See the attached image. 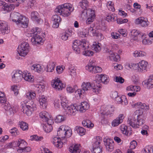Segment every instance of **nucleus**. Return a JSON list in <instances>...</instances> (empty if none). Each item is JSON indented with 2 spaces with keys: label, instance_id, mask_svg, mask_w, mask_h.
I'll return each instance as SVG.
<instances>
[{
  "label": "nucleus",
  "instance_id": "nucleus-1",
  "mask_svg": "<svg viewBox=\"0 0 153 153\" xmlns=\"http://www.w3.org/2000/svg\"><path fill=\"white\" fill-rule=\"evenodd\" d=\"M74 10L72 5L68 3H65L59 5L55 9V12L58 15L63 16L67 17L69 16Z\"/></svg>",
  "mask_w": 153,
  "mask_h": 153
},
{
  "label": "nucleus",
  "instance_id": "nucleus-2",
  "mask_svg": "<svg viewBox=\"0 0 153 153\" xmlns=\"http://www.w3.org/2000/svg\"><path fill=\"white\" fill-rule=\"evenodd\" d=\"M66 128H68V126L62 125L60 126L57 131V134L59 136V138L57 137H54L52 142L54 146L57 147L61 148L62 147L63 143L61 141L60 138L65 137V131Z\"/></svg>",
  "mask_w": 153,
  "mask_h": 153
},
{
  "label": "nucleus",
  "instance_id": "nucleus-3",
  "mask_svg": "<svg viewBox=\"0 0 153 153\" xmlns=\"http://www.w3.org/2000/svg\"><path fill=\"white\" fill-rule=\"evenodd\" d=\"M144 123V117L142 114L137 115L136 118L132 117L131 118H128L127 121L128 123L134 128H138L139 126L142 125Z\"/></svg>",
  "mask_w": 153,
  "mask_h": 153
},
{
  "label": "nucleus",
  "instance_id": "nucleus-4",
  "mask_svg": "<svg viewBox=\"0 0 153 153\" xmlns=\"http://www.w3.org/2000/svg\"><path fill=\"white\" fill-rule=\"evenodd\" d=\"M81 17L83 19L87 18L86 22L87 24H89L92 22L95 18V12L94 10L90 9L87 10L81 11Z\"/></svg>",
  "mask_w": 153,
  "mask_h": 153
},
{
  "label": "nucleus",
  "instance_id": "nucleus-5",
  "mask_svg": "<svg viewBox=\"0 0 153 153\" xmlns=\"http://www.w3.org/2000/svg\"><path fill=\"white\" fill-rule=\"evenodd\" d=\"M82 87L84 91L91 90L97 94L100 91V88H101V86L100 85H97L94 81L93 84H91L90 82H83L82 84Z\"/></svg>",
  "mask_w": 153,
  "mask_h": 153
},
{
  "label": "nucleus",
  "instance_id": "nucleus-6",
  "mask_svg": "<svg viewBox=\"0 0 153 153\" xmlns=\"http://www.w3.org/2000/svg\"><path fill=\"white\" fill-rule=\"evenodd\" d=\"M23 112L25 113L28 116H30L32 112L36 110V105L32 100H30L25 104V105L23 106Z\"/></svg>",
  "mask_w": 153,
  "mask_h": 153
},
{
  "label": "nucleus",
  "instance_id": "nucleus-7",
  "mask_svg": "<svg viewBox=\"0 0 153 153\" xmlns=\"http://www.w3.org/2000/svg\"><path fill=\"white\" fill-rule=\"evenodd\" d=\"M40 32V29L38 27H36L31 29L30 34L32 35L31 36H33L31 39V41L33 44H39L43 42L42 38L38 35L39 33Z\"/></svg>",
  "mask_w": 153,
  "mask_h": 153
},
{
  "label": "nucleus",
  "instance_id": "nucleus-8",
  "mask_svg": "<svg viewBox=\"0 0 153 153\" xmlns=\"http://www.w3.org/2000/svg\"><path fill=\"white\" fill-rule=\"evenodd\" d=\"M148 64V63L147 62L142 60L137 64H129L128 65V66L131 69H137L138 71L141 72L143 70H146V69Z\"/></svg>",
  "mask_w": 153,
  "mask_h": 153
},
{
  "label": "nucleus",
  "instance_id": "nucleus-9",
  "mask_svg": "<svg viewBox=\"0 0 153 153\" xmlns=\"http://www.w3.org/2000/svg\"><path fill=\"white\" fill-rule=\"evenodd\" d=\"M30 46L26 42L22 43L18 48L17 51L20 56H24L29 51Z\"/></svg>",
  "mask_w": 153,
  "mask_h": 153
},
{
  "label": "nucleus",
  "instance_id": "nucleus-10",
  "mask_svg": "<svg viewBox=\"0 0 153 153\" xmlns=\"http://www.w3.org/2000/svg\"><path fill=\"white\" fill-rule=\"evenodd\" d=\"M106 149L108 152H111L114 148V143L113 140L105 138L103 139Z\"/></svg>",
  "mask_w": 153,
  "mask_h": 153
},
{
  "label": "nucleus",
  "instance_id": "nucleus-11",
  "mask_svg": "<svg viewBox=\"0 0 153 153\" xmlns=\"http://www.w3.org/2000/svg\"><path fill=\"white\" fill-rule=\"evenodd\" d=\"M94 82L97 85H98L99 84L100 85V83L101 82L107 84L108 82V79H107V76L106 75L101 74L100 75H97Z\"/></svg>",
  "mask_w": 153,
  "mask_h": 153
},
{
  "label": "nucleus",
  "instance_id": "nucleus-12",
  "mask_svg": "<svg viewBox=\"0 0 153 153\" xmlns=\"http://www.w3.org/2000/svg\"><path fill=\"white\" fill-rule=\"evenodd\" d=\"M3 108L8 113H9L10 114H13L16 113L17 111V108L16 106H13L12 108L8 103H6L5 104L2 105Z\"/></svg>",
  "mask_w": 153,
  "mask_h": 153
},
{
  "label": "nucleus",
  "instance_id": "nucleus-13",
  "mask_svg": "<svg viewBox=\"0 0 153 153\" xmlns=\"http://www.w3.org/2000/svg\"><path fill=\"white\" fill-rule=\"evenodd\" d=\"M23 72L20 71H16L12 76L13 81L16 83L19 82L23 78Z\"/></svg>",
  "mask_w": 153,
  "mask_h": 153
},
{
  "label": "nucleus",
  "instance_id": "nucleus-14",
  "mask_svg": "<svg viewBox=\"0 0 153 153\" xmlns=\"http://www.w3.org/2000/svg\"><path fill=\"white\" fill-rule=\"evenodd\" d=\"M2 6L1 11H5L7 12L11 11L15 7V5L11 4L8 5L6 3L1 0V6Z\"/></svg>",
  "mask_w": 153,
  "mask_h": 153
},
{
  "label": "nucleus",
  "instance_id": "nucleus-15",
  "mask_svg": "<svg viewBox=\"0 0 153 153\" xmlns=\"http://www.w3.org/2000/svg\"><path fill=\"white\" fill-rule=\"evenodd\" d=\"M135 23L137 24H140L142 27H146L149 25V22L147 18L140 17L136 19Z\"/></svg>",
  "mask_w": 153,
  "mask_h": 153
},
{
  "label": "nucleus",
  "instance_id": "nucleus-16",
  "mask_svg": "<svg viewBox=\"0 0 153 153\" xmlns=\"http://www.w3.org/2000/svg\"><path fill=\"white\" fill-rule=\"evenodd\" d=\"M83 44H81V48L84 51L83 52V54L86 56H90L93 55L94 53L93 51H90L87 49L88 48V46H87L85 41H83Z\"/></svg>",
  "mask_w": 153,
  "mask_h": 153
},
{
  "label": "nucleus",
  "instance_id": "nucleus-17",
  "mask_svg": "<svg viewBox=\"0 0 153 153\" xmlns=\"http://www.w3.org/2000/svg\"><path fill=\"white\" fill-rule=\"evenodd\" d=\"M51 83L52 87L56 89L61 90L63 88L62 83L58 79L52 80Z\"/></svg>",
  "mask_w": 153,
  "mask_h": 153
},
{
  "label": "nucleus",
  "instance_id": "nucleus-18",
  "mask_svg": "<svg viewBox=\"0 0 153 153\" xmlns=\"http://www.w3.org/2000/svg\"><path fill=\"white\" fill-rule=\"evenodd\" d=\"M28 19L25 16H21L18 20V23L16 24L18 25L23 28H26L28 26Z\"/></svg>",
  "mask_w": 153,
  "mask_h": 153
},
{
  "label": "nucleus",
  "instance_id": "nucleus-19",
  "mask_svg": "<svg viewBox=\"0 0 153 153\" xmlns=\"http://www.w3.org/2000/svg\"><path fill=\"white\" fill-rule=\"evenodd\" d=\"M114 109V107L111 106V105H109L106 107L105 110H103V112H101V114L103 115L110 117L113 114ZM102 111V110L101 111Z\"/></svg>",
  "mask_w": 153,
  "mask_h": 153
},
{
  "label": "nucleus",
  "instance_id": "nucleus-20",
  "mask_svg": "<svg viewBox=\"0 0 153 153\" xmlns=\"http://www.w3.org/2000/svg\"><path fill=\"white\" fill-rule=\"evenodd\" d=\"M52 20L53 22L52 27L54 28L58 27L62 20L60 17L57 15H55L53 16Z\"/></svg>",
  "mask_w": 153,
  "mask_h": 153
},
{
  "label": "nucleus",
  "instance_id": "nucleus-21",
  "mask_svg": "<svg viewBox=\"0 0 153 153\" xmlns=\"http://www.w3.org/2000/svg\"><path fill=\"white\" fill-rule=\"evenodd\" d=\"M129 35L131 37V39L134 40H136L137 39V36H142L143 35H142L141 32L139 31H137L136 30L133 29L131 30L129 33Z\"/></svg>",
  "mask_w": 153,
  "mask_h": 153
},
{
  "label": "nucleus",
  "instance_id": "nucleus-22",
  "mask_svg": "<svg viewBox=\"0 0 153 153\" xmlns=\"http://www.w3.org/2000/svg\"><path fill=\"white\" fill-rule=\"evenodd\" d=\"M21 16L20 14L18 12H13L10 14V19L16 24L19 23L18 21Z\"/></svg>",
  "mask_w": 153,
  "mask_h": 153
},
{
  "label": "nucleus",
  "instance_id": "nucleus-23",
  "mask_svg": "<svg viewBox=\"0 0 153 153\" xmlns=\"http://www.w3.org/2000/svg\"><path fill=\"white\" fill-rule=\"evenodd\" d=\"M120 128L123 133L125 135L128 136L131 134L132 131L131 130V128L128 127L124 125H121L120 127Z\"/></svg>",
  "mask_w": 153,
  "mask_h": 153
},
{
  "label": "nucleus",
  "instance_id": "nucleus-24",
  "mask_svg": "<svg viewBox=\"0 0 153 153\" xmlns=\"http://www.w3.org/2000/svg\"><path fill=\"white\" fill-rule=\"evenodd\" d=\"M78 111L77 108L74 105H71L70 106H68L65 110L66 113L71 115H74Z\"/></svg>",
  "mask_w": 153,
  "mask_h": 153
},
{
  "label": "nucleus",
  "instance_id": "nucleus-25",
  "mask_svg": "<svg viewBox=\"0 0 153 153\" xmlns=\"http://www.w3.org/2000/svg\"><path fill=\"white\" fill-rule=\"evenodd\" d=\"M1 32L2 34H7L10 32L9 29H8L7 22L4 21H1Z\"/></svg>",
  "mask_w": 153,
  "mask_h": 153
},
{
  "label": "nucleus",
  "instance_id": "nucleus-26",
  "mask_svg": "<svg viewBox=\"0 0 153 153\" xmlns=\"http://www.w3.org/2000/svg\"><path fill=\"white\" fill-rule=\"evenodd\" d=\"M89 105L86 102H81L80 105L77 106V110L80 112H84L88 109Z\"/></svg>",
  "mask_w": 153,
  "mask_h": 153
},
{
  "label": "nucleus",
  "instance_id": "nucleus-27",
  "mask_svg": "<svg viewBox=\"0 0 153 153\" xmlns=\"http://www.w3.org/2000/svg\"><path fill=\"white\" fill-rule=\"evenodd\" d=\"M80 145L75 144L70 147L69 150L71 153H82L79 149Z\"/></svg>",
  "mask_w": 153,
  "mask_h": 153
},
{
  "label": "nucleus",
  "instance_id": "nucleus-28",
  "mask_svg": "<svg viewBox=\"0 0 153 153\" xmlns=\"http://www.w3.org/2000/svg\"><path fill=\"white\" fill-rule=\"evenodd\" d=\"M133 107L141 109L149 110V107L145 103L142 104L141 102H138L132 105Z\"/></svg>",
  "mask_w": 153,
  "mask_h": 153
},
{
  "label": "nucleus",
  "instance_id": "nucleus-29",
  "mask_svg": "<svg viewBox=\"0 0 153 153\" xmlns=\"http://www.w3.org/2000/svg\"><path fill=\"white\" fill-rule=\"evenodd\" d=\"M116 100L118 103L122 104L124 105H127L128 104L127 101L126 96L123 95L121 97L118 96L116 99Z\"/></svg>",
  "mask_w": 153,
  "mask_h": 153
},
{
  "label": "nucleus",
  "instance_id": "nucleus-30",
  "mask_svg": "<svg viewBox=\"0 0 153 153\" xmlns=\"http://www.w3.org/2000/svg\"><path fill=\"white\" fill-rule=\"evenodd\" d=\"M47 97L44 95L41 96L39 98V102L40 105L42 106L43 108H45L47 107Z\"/></svg>",
  "mask_w": 153,
  "mask_h": 153
},
{
  "label": "nucleus",
  "instance_id": "nucleus-31",
  "mask_svg": "<svg viewBox=\"0 0 153 153\" xmlns=\"http://www.w3.org/2000/svg\"><path fill=\"white\" fill-rule=\"evenodd\" d=\"M31 18L33 21H36L38 23H39L41 19L37 12L36 11L32 12L31 14Z\"/></svg>",
  "mask_w": 153,
  "mask_h": 153
},
{
  "label": "nucleus",
  "instance_id": "nucleus-32",
  "mask_svg": "<svg viewBox=\"0 0 153 153\" xmlns=\"http://www.w3.org/2000/svg\"><path fill=\"white\" fill-rule=\"evenodd\" d=\"M109 57L111 60L115 62H118L120 59L119 55L117 53H114L111 52L109 56Z\"/></svg>",
  "mask_w": 153,
  "mask_h": 153
},
{
  "label": "nucleus",
  "instance_id": "nucleus-33",
  "mask_svg": "<svg viewBox=\"0 0 153 153\" xmlns=\"http://www.w3.org/2000/svg\"><path fill=\"white\" fill-rule=\"evenodd\" d=\"M23 78L26 81L32 82L33 81V76H31L30 74L23 72Z\"/></svg>",
  "mask_w": 153,
  "mask_h": 153
},
{
  "label": "nucleus",
  "instance_id": "nucleus-34",
  "mask_svg": "<svg viewBox=\"0 0 153 153\" xmlns=\"http://www.w3.org/2000/svg\"><path fill=\"white\" fill-rule=\"evenodd\" d=\"M145 83L146 85L147 88L150 89L153 88V75L150 76L147 82Z\"/></svg>",
  "mask_w": 153,
  "mask_h": 153
},
{
  "label": "nucleus",
  "instance_id": "nucleus-35",
  "mask_svg": "<svg viewBox=\"0 0 153 153\" xmlns=\"http://www.w3.org/2000/svg\"><path fill=\"white\" fill-rule=\"evenodd\" d=\"M93 149L91 150L92 153H102V148L100 145H93Z\"/></svg>",
  "mask_w": 153,
  "mask_h": 153
},
{
  "label": "nucleus",
  "instance_id": "nucleus-36",
  "mask_svg": "<svg viewBox=\"0 0 153 153\" xmlns=\"http://www.w3.org/2000/svg\"><path fill=\"white\" fill-rule=\"evenodd\" d=\"M39 116L42 119L43 121L45 122L47 121L49 117L48 113L45 111L41 112L39 114Z\"/></svg>",
  "mask_w": 153,
  "mask_h": 153
},
{
  "label": "nucleus",
  "instance_id": "nucleus-37",
  "mask_svg": "<svg viewBox=\"0 0 153 153\" xmlns=\"http://www.w3.org/2000/svg\"><path fill=\"white\" fill-rule=\"evenodd\" d=\"M55 67V63L53 62H50L47 66V71L48 72H51L54 69Z\"/></svg>",
  "mask_w": 153,
  "mask_h": 153
},
{
  "label": "nucleus",
  "instance_id": "nucleus-38",
  "mask_svg": "<svg viewBox=\"0 0 153 153\" xmlns=\"http://www.w3.org/2000/svg\"><path fill=\"white\" fill-rule=\"evenodd\" d=\"M61 100L60 103L62 107L65 110L68 107V101L66 100V98L64 97H62L61 99Z\"/></svg>",
  "mask_w": 153,
  "mask_h": 153
},
{
  "label": "nucleus",
  "instance_id": "nucleus-39",
  "mask_svg": "<svg viewBox=\"0 0 153 153\" xmlns=\"http://www.w3.org/2000/svg\"><path fill=\"white\" fill-rule=\"evenodd\" d=\"M79 5L83 9L82 11L87 10H88L87 8L88 6V2L87 0H82L79 3Z\"/></svg>",
  "mask_w": 153,
  "mask_h": 153
},
{
  "label": "nucleus",
  "instance_id": "nucleus-40",
  "mask_svg": "<svg viewBox=\"0 0 153 153\" xmlns=\"http://www.w3.org/2000/svg\"><path fill=\"white\" fill-rule=\"evenodd\" d=\"M74 130L76 131L77 133L81 136L84 135L86 132V130L84 128L80 126L76 127Z\"/></svg>",
  "mask_w": 153,
  "mask_h": 153
},
{
  "label": "nucleus",
  "instance_id": "nucleus-41",
  "mask_svg": "<svg viewBox=\"0 0 153 153\" xmlns=\"http://www.w3.org/2000/svg\"><path fill=\"white\" fill-rule=\"evenodd\" d=\"M101 45L100 43L94 42L92 45V48L96 52H99L101 50Z\"/></svg>",
  "mask_w": 153,
  "mask_h": 153
},
{
  "label": "nucleus",
  "instance_id": "nucleus-42",
  "mask_svg": "<svg viewBox=\"0 0 153 153\" xmlns=\"http://www.w3.org/2000/svg\"><path fill=\"white\" fill-rule=\"evenodd\" d=\"M34 89L38 93L43 92L45 90V86L43 85L37 84L35 86Z\"/></svg>",
  "mask_w": 153,
  "mask_h": 153
},
{
  "label": "nucleus",
  "instance_id": "nucleus-43",
  "mask_svg": "<svg viewBox=\"0 0 153 153\" xmlns=\"http://www.w3.org/2000/svg\"><path fill=\"white\" fill-rule=\"evenodd\" d=\"M6 103H8L7 102L4 92L1 91V107L3 108L2 105L5 104Z\"/></svg>",
  "mask_w": 153,
  "mask_h": 153
},
{
  "label": "nucleus",
  "instance_id": "nucleus-44",
  "mask_svg": "<svg viewBox=\"0 0 153 153\" xmlns=\"http://www.w3.org/2000/svg\"><path fill=\"white\" fill-rule=\"evenodd\" d=\"M19 125L20 128L23 131H27L28 129V125L26 122H19Z\"/></svg>",
  "mask_w": 153,
  "mask_h": 153
},
{
  "label": "nucleus",
  "instance_id": "nucleus-45",
  "mask_svg": "<svg viewBox=\"0 0 153 153\" xmlns=\"http://www.w3.org/2000/svg\"><path fill=\"white\" fill-rule=\"evenodd\" d=\"M82 124L84 126H86L87 128L92 127L94 125V124L91 123L89 120L83 121Z\"/></svg>",
  "mask_w": 153,
  "mask_h": 153
},
{
  "label": "nucleus",
  "instance_id": "nucleus-46",
  "mask_svg": "<svg viewBox=\"0 0 153 153\" xmlns=\"http://www.w3.org/2000/svg\"><path fill=\"white\" fill-rule=\"evenodd\" d=\"M19 150H21L24 149L26 145V142L24 140L21 139L19 140Z\"/></svg>",
  "mask_w": 153,
  "mask_h": 153
},
{
  "label": "nucleus",
  "instance_id": "nucleus-47",
  "mask_svg": "<svg viewBox=\"0 0 153 153\" xmlns=\"http://www.w3.org/2000/svg\"><path fill=\"white\" fill-rule=\"evenodd\" d=\"M32 70L36 71L38 72H39L42 71V68L41 66L39 64L35 65H33L31 67Z\"/></svg>",
  "mask_w": 153,
  "mask_h": 153
},
{
  "label": "nucleus",
  "instance_id": "nucleus-48",
  "mask_svg": "<svg viewBox=\"0 0 153 153\" xmlns=\"http://www.w3.org/2000/svg\"><path fill=\"white\" fill-rule=\"evenodd\" d=\"M88 33L91 36H95L97 31L92 27H90L88 29Z\"/></svg>",
  "mask_w": 153,
  "mask_h": 153
},
{
  "label": "nucleus",
  "instance_id": "nucleus-49",
  "mask_svg": "<svg viewBox=\"0 0 153 153\" xmlns=\"http://www.w3.org/2000/svg\"><path fill=\"white\" fill-rule=\"evenodd\" d=\"M36 96V93L33 92H29L27 93L26 94V98L29 99H34Z\"/></svg>",
  "mask_w": 153,
  "mask_h": 153
},
{
  "label": "nucleus",
  "instance_id": "nucleus-50",
  "mask_svg": "<svg viewBox=\"0 0 153 153\" xmlns=\"http://www.w3.org/2000/svg\"><path fill=\"white\" fill-rule=\"evenodd\" d=\"M43 129L46 132H50L52 130L53 127L51 125L46 124L43 126Z\"/></svg>",
  "mask_w": 153,
  "mask_h": 153
},
{
  "label": "nucleus",
  "instance_id": "nucleus-51",
  "mask_svg": "<svg viewBox=\"0 0 153 153\" xmlns=\"http://www.w3.org/2000/svg\"><path fill=\"white\" fill-rule=\"evenodd\" d=\"M30 137L31 140H35L36 141H39L43 140V137H39L36 135L31 136H30Z\"/></svg>",
  "mask_w": 153,
  "mask_h": 153
},
{
  "label": "nucleus",
  "instance_id": "nucleus-52",
  "mask_svg": "<svg viewBox=\"0 0 153 153\" xmlns=\"http://www.w3.org/2000/svg\"><path fill=\"white\" fill-rule=\"evenodd\" d=\"M80 45H72V48L75 51V52L76 54H79L80 52Z\"/></svg>",
  "mask_w": 153,
  "mask_h": 153
},
{
  "label": "nucleus",
  "instance_id": "nucleus-53",
  "mask_svg": "<svg viewBox=\"0 0 153 153\" xmlns=\"http://www.w3.org/2000/svg\"><path fill=\"white\" fill-rule=\"evenodd\" d=\"M137 87V86L131 85L127 87L126 89L127 91L131 92L135 91Z\"/></svg>",
  "mask_w": 153,
  "mask_h": 153
},
{
  "label": "nucleus",
  "instance_id": "nucleus-54",
  "mask_svg": "<svg viewBox=\"0 0 153 153\" xmlns=\"http://www.w3.org/2000/svg\"><path fill=\"white\" fill-rule=\"evenodd\" d=\"M65 132V137H69L71 136L72 134V131L68 127V128H66Z\"/></svg>",
  "mask_w": 153,
  "mask_h": 153
},
{
  "label": "nucleus",
  "instance_id": "nucleus-55",
  "mask_svg": "<svg viewBox=\"0 0 153 153\" xmlns=\"http://www.w3.org/2000/svg\"><path fill=\"white\" fill-rule=\"evenodd\" d=\"M102 138L100 136L96 137V139H95L93 145H100V144L102 141Z\"/></svg>",
  "mask_w": 153,
  "mask_h": 153
},
{
  "label": "nucleus",
  "instance_id": "nucleus-56",
  "mask_svg": "<svg viewBox=\"0 0 153 153\" xmlns=\"http://www.w3.org/2000/svg\"><path fill=\"white\" fill-rule=\"evenodd\" d=\"M122 123V122H121L119 120L116 118L113 120L111 124L112 126L115 127L118 126L120 124Z\"/></svg>",
  "mask_w": 153,
  "mask_h": 153
},
{
  "label": "nucleus",
  "instance_id": "nucleus-57",
  "mask_svg": "<svg viewBox=\"0 0 153 153\" xmlns=\"http://www.w3.org/2000/svg\"><path fill=\"white\" fill-rule=\"evenodd\" d=\"M65 120L64 117L61 115L57 116L55 119V121L57 123H60Z\"/></svg>",
  "mask_w": 153,
  "mask_h": 153
},
{
  "label": "nucleus",
  "instance_id": "nucleus-58",
  "mask_svg": "<svg viewBox=\"0 0 153 153\" xmlns=\"http://www.w3.org/2000/svg\"><path fill=\"white\" fill-rule=\"evenodd\" d=\"M102 71V69L99 66H94V69L93 71V73L95 74L101 72Z\"/></svg>",
  "mask_w": 153,
  "mask_h": 153
},
{
  "label": "nucleus",
  "instance_id": "nucleus-59",
  "mask_svg": "<svg viewBox=\"0 0 153 153\" xmlns=\"http://www.w3.org/2000/svg\"><path fill=\"white\" fill-rule=\"evenodd\" d=\"M117 22L119 24H121L123 23H127L128 22V20L127 19H123L121 18H119L117 19Z\"/></svg>",
  "mask_w": 153,
  "mask_h": 153
},
{
  "label": "nucleus",
  "instance_id": "nucleus-60",
  "mask_svg": "<svg viewBox=\"0 0 153 153\" xmlns=\"http://www.w3.org/2000/svg\"><path fill=\"white\" fill-rule=\"evenodd\" d=\"M114 80L120 83H123L124 82V79L122 77L120 76H116L114 78Z\"/></svg>",
  "mask_w": 153,
  "mask_h": 153
},
{
  "label": "nucleus",
  "instance_id": "nucleus-61",
  "mask_svg": "<svg viewBox=\"0 0 153 153\" xmlns=\"http://www.w3.org/2000/svg\"><path fill=\"white\" fill-rule=\"evenodd\" d=\"M130 146L129 147L130 149H134L137 146V143L136 141L133 140L130 143Z\"/></svg>",
  "mask_w": 153,
  "mask_h": 153
},
{
  "label": "nucleus",
  "instance_id": "nucleus-62",
  "mask_svg": "<svg viewBox=\"0 0 153 153\" xmlns=\"http://www.w3.org/2000/svg\"><path fill=\"white\" fill-rule=\"evenodd\" d=\"M105 19L108 22L114 21V18L111 14H108L106 16Z\"/></svg>",
  "mask_w": 153,
  "mask_h": 153
},
{
  "label": "nucleus",
  "instance_id": "nucleus-63",
  "mask_svg": "<svg viewBox=\"0 0 153 153\" xmlns=\"http://www.w3.org/2000/svg\"><path fill=\"white\" fill-rule=\"evenodd\" d=\"M61 39L64 40H66L68 37V34L66 32L63 33L62 34V36H61Z\"/></svg>",
  "mask_w": 153,
  "mask_h": 153
},
{
  "label": "nucleus",
  "instance_id": "nucleus-64",
  "mask_svg": "<svg viewBox=\"0 0 153 153\" xmlns=\"http://www.w3.org/2000/svg\"><path fill=\"white\" fill-rule=\"evenodd\" d=\"M111 35L112 38L114 39H118L120 36V34L119 33L114 32L111 33Z\"/></svg>",
  "mask_w": 153,
  "mask_h": 153
}]
</instances>
